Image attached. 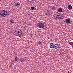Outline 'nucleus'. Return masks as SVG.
Instances as JSON below:
<instances>
[{"label": "nucleus", "mask_w": 73, "mask_h": 73, "mask_svg": "<svg viewBox=\"0 0 73 73\" xmlns=\"http://www.w3.org/2000/svg\"><path fill=\"white\" fill-rule=\"evenodd\" d=\"M54 48L56 49L57 50L60 49V44L58 43L55 44Z\"/></svg>", "instance_id": "3"}, {"label": "nucleus", "mask_w": 73, "mask_h": 73, "mask_svg": "<svg viewBox=\"0 0 73 73\" xmlns=\"http://www.w3.org/2000/svg\"><path fill=\"white\" fill-rule=\"evenodd\" d=\"M62 12H65V10H62Z\"/></svg>", "instance_id": "25"}, {"label": "nucleus", "mask_w": 73, "mask_h": 73, "mask_svg": "<svg viewBox=\"0 0 73 73\" xmlns=\"http://www.w3.org/2000/svg\"><path fill=\"white\" fill-rule=\"evenodd\" d=\"M37 44H38V45H41V44H42L41 42L40 41H39L38 42Z\"/></svg>", "instance_id": "13"}, {"label": "nucleus", "mask_w": 73, "mask_h": 73, "mask_svg": "<svg viewBox=\"0 0 73 73\" xmlns=\"http://www.w3.org/2000/svg\"><path fill=\"white\" fill-rule=\"evenodd\" d=\"M69 71H68V73H69Z\"/></svg>", "instance_id": "29"}, {"label": "nucleus", "mask_w": 73, "mask_h": 73, "mask_svg": "<svg viewBox=\"0 0 73 73\" xmlns=\"http://www.w3.org/2000/svg\"><path fill=\"white\" fill-rule=\"evenodd\" d=\"M59 12H62V9L61 8H59L58 9Z\"/></svg>", "instance_id": "9"}, {"label": "nucleus", "mask_w": 73, "mask_h": 73, "mask_svg": "<svg viewBox=\"0 0 73 73\" xmlns=\"http://www.w3.org/2000/svg\"><path fill=\"white\" fill-rule=\"evenodd\" d=\"M17 52H14V54L15 55H17Z\"/></svg>", "instance_id": "18"}, {"label": "nucleus", "mask_w": 73, "mask_h": 73, "mask_svg": "<svg viewBox=\"0 0 73 73\" xmlns=\"http://www.w3.org/2000/svg\"><path fill=\"white\" fill-rule=\"evenodd\" d=\"M51 7L52 8V9H55L56 8V7L54 6H51Z\"/></svg>", "instance_id": "14"}, {"label": "nucleus", "mask_w": 73, "mask_h": 73, "mask_svg": "<svg viewBox=\"0 0 73 73\" xmlns=\"http://www.w3.org/2000/svg\"><path fill=\"white\" fill-rule=\"evenodd\" d=\"M24 28H25V26H24Z\"/></svg>", "instance_id": "27"}, {"label": "nucleus", "mask_w": 73, "mask_h": 73, "mask_svg": "<svg viewBox=\"0 0 73 73\" xmlns=\"http://www.w3.org/2000/svg\"><path fill=\"white\" fill-rule=\"evenodd\" d=\"M25 33H24L21 32L19 31H17L15 32L14 33L15 36L20 37H22L24 35Z\"/></svg>", "instance_id": "2"}, {"label": "nucleus", "mask_w": 73, "mask_h": 73, "mask_svg": "<svg viewBox=\"0 0 73 73\" xmlns=\"http://www.w3.org/2000/svg\"><path fill=\"white\" fill-rule=\"evenodd\" d=\"M56 16H58V17H59V15H58V14L56 15Z\"/></svg>", "instance_id": "24"}, {"label": "nucleus", "mask_w": 73, "mask_h": 73, "mask_svg": "<svg viewBox=\"0 0 73 73\" xmlns=\"http://www.w3.org/2000/svg\"><path fill=\"white\" fill-rule=\"evenodd\" d=\"M24 61V60L23 58H22L20 59V61L21 62H23Z\"/></svg>", "instance_id": "16"}, {"label": "nucleus", "mask_w": 73, "mask_h": 73, "mask_svg": "<svg viewBox=\"0 0 73 73\" xmlns=\"http://www.w3.org/2000/svg\"><path fill=\"white\" fill-rule=\"evenodd\" d=\"M31 0L32 1H34L35 0Z\"/></svg>", "instance_id": "28"}, {"label": "nucleus", "mask_w": 73, "mask_h": 73, "mask_svg": "<svg viewBox=\"0 0 73 73\" xmlns=\"http://www.w3.org/2000/svg\"><path fill=\"white\" fill-rule=\"evenodd\" d=\"M10 22L11 24H13L15 23V21L13 19H11L10 20Z\"/></svg>", "instance_id": "10"}, {"label": "nucleus", "mask_w": 73, "mask_h": 73, "mask_svg": "<svg viewBox=\"0 0 73 73\" xmlns=\"http://www.w3.org/2000/svg\"><path fill=\"white\" fill-rule=\"evenodd\" d=\"M45 14H46V15H48V13H45Z\"/></svg>", "instance_id": "23"}, {"label": "nucleus", "mask_w": 73, "mask_h": 73, "mask_svg": "<svg viewBox=\"0 0 73 73\" xmlns=\"http://www.w3.org/2000/svg\"><path fill=\"white\" fill-rule=\"evenodd\" d=\"M25 25V28L26 27H27V26H26V25Z\"/></svg>", "instance_id": "26"}, {"label": "nucleus", "mask_w": 73, "mask_h": 73, "mask_svg": "<svg viewBox=\"0 0 73 73\" xmlns=\"http://www.w3.org/2000/svg\"><path fill=\"white\" fill-rule=\"evenodd\" d=\"M31 10H34V9H35V7L32 6L31 7Z\"/></svg>", "instance_id": "12"}, {"label": "nucleus", "mask_w": 73, "mask_h": 73, "mask_svg": "<svg viewBox=\"0 0 73 73\" xmlns=\"http://www.w3.org/2000/svg\"><path fill=\"white\" fill-rule=\"evenodd\" d=\"M47 14H48V15H50V13L48 11H47Z\"/></svg>", "instance_id": "19"}, {"label": "nucleus", "mask_w": 73, "mask_h": 73, "mask_svg": "<svg viewBox=\"0 0 73 73\" xmlns=\"http://www.w3.org/2000/svg\"><path fill=\"white\" fill-rule=\"evenodd\" d=\"M20 5V3L19 2H17L15 3V6H17V7H19Z\"/></svg>", "instance_id": "8"}, {"label": "nucleus", "mask_w": 73, "mask_h": 73, "mask_svg": "<svg viewBox=\"0 0 73 73\" xmlns=\"http://www.w3.org/2000/svg\"><path fill=\"white\" fill-rule=\"evenodd\" d=\"M68 8L69 10H71L72 8V6L71 5H69L68 6Z\"/></svg>", "instance_id": "7"}, {"label": "nucleus", "mask_w": 73, "mask_h": 73, "mask_svg": "<svg viewBox=\"0 0 73 73\" xmlns=\"http://www.w3.org/2000/svg\"><path fill=\"white\" fill-rule=\"evenodd\" d=\"M9 67H10V68H12V65H10V66H9Z\"/></svg>", "instance_id": "22"}, {"label": "nucleus", "mask_w": 73, "mask_h": 73, "mask_svg": "<svg viewBox=\"0 0 73 73\" xmlns=\"http://www.w3.org/2000/svg\"><path fill=\"white\" fill-rule=\"evenodd\" d=\"M58 17L56 16L55 17V18H56L57 19H58Z\"/></svg>", "instance_id": "21"}, {"label": "nucleus", "mask_w": 73, "mask_h": 73, "mask_svg": "<svg viewBox=\"0 0 73 73\" xmlns=\"http://www.w3.org/2000/svg\"><path fill=\"white\" fill-rule=\"evenodd\" d=\"M55 43H54V44L53 43H51L50 44V48L51 49H53L54 48Z\"/></svg>", "instance_id": "5"}, {"label": "nucleus", "mask_w": 73, "mask_h": 73, "mask_svg": "<svg viewBox=\"0 0 73 73\" xmlns=\"http://www.w3.org/2000/svg\"><path fill=\"white\" fill-rule=\"evenodd\" d=\"M39 28H43L45 27V25L44 23H39L38 25Z\"/></svg>", "instance_id": "4"}, {"label": "nucleus", "mask_w": 73, "mask_h": 73, "mask_svg": "<svg viewBox=\"0 0 73 73\" xmlns=\"http://www.w3.org/2000/svg\"><path fill=\"white\" fill-rule=\"evenodd\" d=\"M71 22H72V21H71Z\"/></svg>", "instance_id": "30"}, {"label": "nucleus", "mask_w": 73, "mask_h": 73, "mask_svg": "<svg viewBox=\"0 0 73 73\" xmlns=\"http://www.w3.org/2000/svg\"><path fill=\"white\" fill-rule=\"evenodd\" d=\"M15 60L14 61H17V59H19V58L17 56H16L15 57Z\"/></svg>", "instance_id": "11"}, {"label": "nucleus", "mask_w": 73, "mask_h": 73, "mask_svg": "<svg viewBox=\"0 0 73 73\" xmlns=\"http://www.w3.org/2000/svg\"><path fill=\"white\" fill-rule=\"evenodd\" d=\"M68 44H69L70 45H72V42H70L68 43Z\"/></svg>", "instance_id": "20"}, {"label": "nucleus", "mask_w": 73, "mask_h": 73, "mask_svg": "<svg viewBox=\"0 0 73 73\" xmlns=\"http://www.w3.org/2000/svg\"><path fill=\"white\" fill-rule=\"evenodd\" d=\"M58 20H61V17H60V16H59V17H58Z\"/></svg>", "instance_id": "15"}, {"label": "nucleus", "mask_w": 73, "mask_h": 73, "mask_svg": "<svg viewBox=\"0 0 73 73\" xmlns=\"http://www.w3.org/2000/svg\"><path fill=\"white\" fill-rule=\"evenodd\" d=\"M10 13L9 11L3 10H1L0 11V16L1 17H5L6 16H9Z\"/></svg>", "instance_id": "1"}, {"label": "nucleus", "mask_w": 73, "mask_h": 73, "mask_svg": "<svg viewBox=\"0 0 73 73\" xmlns=\"http://www.w3.org/2000/svg\"><path fill=\"white\" fill-rule=\"evenodd\" d=\"M65 22L67 23H70V20L68 19H67L65 20Z\"/></svg>", "instance_id": "6"}, {"label": "nucleus", "mask_w": 73, "mask_h": 73, "mask_svg": "<svg viewBox=\"0 0 73 73\" xmlns=\"http://www.w3.org/2000/svg\"><path fill=\"white\" fill-rule=\"evenodd\" d=\"M61 17V20H62V19H64V16H62V15H61L60 16Z\"/></svg>", "instance_id": "17"}]
</instances>
